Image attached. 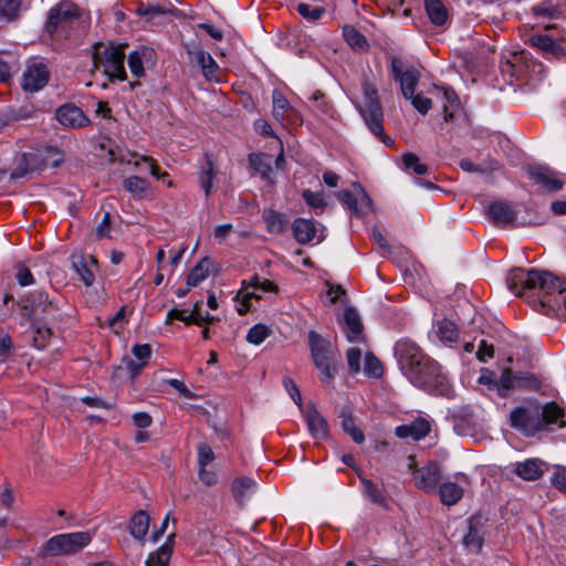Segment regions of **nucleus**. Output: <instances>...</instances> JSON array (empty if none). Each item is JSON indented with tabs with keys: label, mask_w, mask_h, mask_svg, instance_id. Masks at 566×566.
Instances as JSON below:
<instances>
[{
	"label": "nucleus",
	"mask_w": 566,
	"mask_h": 566,
	"mask_svg": "<svg viewBox=\"0 0 566 566\" xmlns=\"http://www.w3.org/2000/svg\"><path fill=\"white\" fill-rule=\"evenodd\" d=\"M256 490V483L250 478H239L233 481L232 492L237 501L243 503Z\"/></svg>",
	"instance_id": "33"
},
{
	"label": "nucleus",
	"mask_w": 566,
	"mask_h": 566,
	"mask_svg": "<svg viewBox=\"0 0 566 566\" xmlns=\"http://www.w3.org/2000/svg\"><path fill=\"white\" fill-rule=\"evenodd\" d=\"M20 11L19 0H0V18L6 21L14 20Z\"/></svg>",
	"instance_id": "51"
},
{
	"label": "nucleus",
	"mask_w": 566,
	"mask_h": 566,
	"mask_svg": "<svg viewBox=\"0 0 566 566\" xmlns=\"http://www.w3.org/2000/svg\"><path fill=\"white\" fill-rule=\"evenodd\" d=\"M460 167L468 172H491L500 168V163L492 159L488 163L475 165L470 159H462L460 161Z\"/></svg>",
	"instance_id": "43"
},
{
	"label": "nucleus",
	"mask_w": 566,
	"mask_h": 566,
	"mask_svg": "<svg viewBox=\"0 0 566 566\" xmlns=\"http://www.w3.org/2000/svg\"><path fill=\"white\" fill-rule=\"evenodd\" d=\"M514 374L510 369H504L497 379L496 390L501 397H506L511 390H515Z\"/></svg>",
	"instance_id": "49"
},
{
	"label": "nucleus",
	"mask_w": 566,
	"mask_h": 566,
	"mask_svg": "<svg viewBox=\"0 0 566 566\" xmlns=\"http://www.w3.org/2000/svg\"><path fill=\"white\" fill-rule=\"evenodd\" d=\"M296 11L307 21L314 22L323 15L325 10L319 7H311L307 3H298Z\"/></svg>",
	"instance_id": "56"
},
{
	"label": "nucleus",
	"mask_w": 566,
	"mask_h": 566,
	"mask_svg": "<svg viewBox=\"0 0 566 566\" xmlns=\"http://www.w3.org/2000/svg\"><path fill=\"white\" fill-rule=\"evenodd\" d=\"M359 112L373 134L381 136L384 133L381 105L376 87L367 82L363 84V99L359 102Z\"/></svg>",
	"instance_id": "6"
},
{
	"label": "nucleus",
	"mask_w": 566,
	"mask_h": 566,
	"mask_svg": "<svg viewBox=\"0 0 566 566\" xmlns=\"http://www.w3.org/2000/svg\"><path fill=\"white\" fill-rule=\"evenodd\" d=\"M266 226V230L270 233L279 234L282 233L286 227V221L282 214L274 210H265L262 214Z\"/></svg>",
	"instance_id": "38"
},
{
	"label": "nucleus",
	"mask_w": 566,
	"mask_h": 566,
	"mask_svg": "<svg viewBox=\"0 0 566 566\" xmlns=\"http://www.w3.org/2000/svg\"><path fill=\"white\" fill-rule=\"evenodd\" d=\"M371 239L378 245L379 252L384 255L390 253V245L377 227L371 229Z\"/></svg>",
	"instance_id": "59"
},
{
	"label": "nucleus",
	"mask_w": 566,
	"mask_h": 566,
	"mask_svg": "<svg viewBox=\"0 0 566 566\" xmlns=\"http://www.w3.org/2000/svg\"><path fill=\"white\" fill-rule=\"evenodd\" d=\"M188 55L191 59H195L197 64L201 67L202 74L206 78L212 80L214 78V74L218 71L219 66L213 57L206 51L200 49L190 48L187 45Z\"/></svg>",
	"instance_id": "25"
},
{
	"label": "nucleus",
	"mask_w": 566,
	"mask_h": 566,
	"mask_svg": "<svg viewBox=\"0 0 566 566\" xmlns=\"http://www.w3.org/2000/svg\"><path fill=\"white\" fill-rule=\"evenodd\" d=\"M250 166L263 178H268L272 170V157L266 154H251L249 156Z\"/></svg>",
	"instance_id": "39"
},
{
	"label": "nucleus",
	"mask_w": 566,
	"mask_h": 566,
	"mask_svg": "<svg viewBox=\"0 0 566 566\" xmlns=\"http://www.w3.org/2000/svg\"><path fill=\"white\" fill-rule=\"evenodd\" d=\"M210 273V260L205 258L199 261L190 271L187 276V285L190 287L197 286L205 281Z\"/></svg>",
	"instance_id": "34"
},
{
	"label": "nucleus",
	"mask_w": 566,
	"mask_h": 566,
	"mask_svg": "<svg viewBox=\"0 0 566 566\" xmlns=\"http://www.w3.org/2000/svg\"><path fill=\"white\" fill-rule=\"evenodd\" d=\"M546 470V464L539 459H527L514 464V472L525 481L539 479Z\"/></svg>",
	"instance_id": "24"
},
{
	"label": "nucleus",
	"mask_w": 566,
	"mask_h": 566,
	"mask_svg": "<svg viewBox=\"0 0 566 566\" xmlns=\"http://www.w3.org/2000/svg\"><path fill=\"white\" fill-rule=\"evenodd\" d=\"M552 484L562 492H566V469L558 468L551 478Z\"/></svg>",
	"instance_id": "64"
},
{
	"label": "nucleus",
	"mask_w": 566,
	"mask_h": 566,
	"mask_svg": "<svg viewBox=\"0 0 566 566\" xmlns=\"http://www.w3.org/2000/svg\"><path fill=\"white\" fill-rule=\"evenodd\" d=\"M402 163H403L405 169H407L418 176L424 175L428 171L427 165L421 164L419 157L415 154H411V153L405 154L402 156Z\"/></svg>",
	"instance_id": "50"
},
{
	"label": "nucleus",
	"mask_w": 566,
	"mask_h": 566,
	"mask_svg": "<svg viewBox=\"0 0 566 566\" xmlns=\"http://www.w3.org/2000/svg\"><path fill=\"white\" fill-rule=\"evenodd\" d=\"M382 365L371 353L365 354L364 373L368 377L378 378L382 375Z\"/></svg>",
	"instance_id": "52"
},
{
	"label": "nucleus",
	"mask_w": 566,
	"mask_h": 566,
	"mask_svg": "<svg viewBox=\"0 0 566 566\" xmlns=\"http://www.w3.org/2000/svg\"><path fill=\"white\" fill-rule=\"evenodd\" d=\"M361 488L364 494L374 503L381 504L384 503V496L381 491L370 481L367 479H360Z\"/></svg>",
	"instance_id": "54"
},
{
	"label": "nucleus",
	"mask_w": 566,
	"mask_h": 566,
	"mask_svg": "<svg viewBox=\"0 0 566 566\" xmlns=\"http://www.w3.org/2000/svg\"><path fill=\"white\" fill-rule=\"evenodd\" d=\"M251 286L253 287V291L252 292H244L243 289L238 293L237 297L238 298H241V303L240 305L238 306L237 311L240 315H243L245 314L249 308H250V300L251 298H260L261 297V293H264V292H273L276 290V286L275 284L270 281V280H266V279H261L260 276L258 275H254L253 277L250 279V281L247 283V282H243V286Z\"/></svg>",
	"instance_id": "10"
},
{
	"label": "nucleus",
	"mask_w": 566,
	"mask_h": 566,
	"mask_svg": "<svg viewBox=\"0 0 566 566\" xmlns=\"http://www.w3.org/2000/svg\"><path fill=\"white\" fill-rule=\"evenodd\" d=\"M469 484L468 476L464 473H458L454 482H443L439 486V495L444 505H454L463 496L464 486Z\"/></svg>",
	"instance_id": "17"
},
{
	"label": "nucleus",
	"mask_w": 566,
	"mask_h": 566,
	"mask_svg": "<svg viewBox=\"0 0 566 566\" xmlns=\"http://www.w3.org/2000/svg\"><path fill=\"white\" fill-rule=\"evenodd\" d=\"M57 122L70 128H80L88 124V118L83 111L74 104H65L56 109Z\"/></svg>",
	"instance_id": "19"
},
{
	"label": "nucleus",
	"mask_w": 566,
	"mask_h": 566,
	"mask_svg": "<svg viewBox=\"0 0 566 566\" xmlns=\"http://www.w3.org/2000/svg\"><path fill=\"white\" fill-rule=\"evenodd\" d=\"M271 335V329L264 324L252 326L247 334V340L253 345H260Z\"/></svg>",
	"instance_id": "48"
},
{
	"label": "nucleus",
	"mask_w": 566,
	"mask_h": 566,
	"mask_svg": "<svg viewBox=\"0 0 566 566\" xmlns=\"http://www.w3.org/2000/svg\"><path fill=\"white\" fill-rule=\"evenodd\" d=\"M273 115L277 120L283 122L289 118L292 113V107L285 96L277 90L273 91Z\"/></svg>",
	"instance_id": "35"
},
{
	"label": "nucleus",
	"mask_w": 566,
	"mask_h": 566,
	"mask_svg": "<svg viewBox=\"0 0 566 566\" xmlns=\"http://www.w3.org/2000/svg\"><path fill=\"white\" fill-rule=\"evenodd\" d=\"M443 114L444 120H450L453 117L454 111L459 107V98L452 88L443 87Z\"/></svg>",
	"instance_id": "46"
},
{
	"label": "nucleus",
	"mask_w": 566,
	"mask_h": 566,
	"mask_svg": "<svg viewBox=\"0 0 566 566\" xmlns=\"http://www.w3.org/2000/svg\"><path fill=\"white\" fill-rule=\"evenodd\" d=\"M13 349V342L10 335L0 328V364H2Z\"/></svg>",
	"instance_id": "57"
},
{
	"label": "nucleus",
	"mask_w": 566,
	"mask_h": 566,
	"mask_svg": "<svg viewBox=\"0 0 566 566\" xmlns=\"http://www.w3.org/2000/svg\"><path fill=\"white\" fill-rule=\"evenodd\" d=\"M49 78L48 66L42 62H32L22 74L21 87L27 93H35L46 86Z\"/></svg>",
	"instance_id": "8"
},
{
	"label": "nucleus",
	"mask_w": 566,
	"mask_h": 566,
	"mask_svg": "<svg viewBox=\"0 0 566 566\" xmlns=\"http://www.w3.org/2000/svg\"><path fill=\"white\" fill-rule=\"evenodd\" d=\"M123 185L125 190L130 192L135 198L139 199L145 198L149 191V184L147 180L137 176L127 177Z\"/></svg>",
	"instance_id": "36"
},
{
	"label": "nucleus",
	"mask_w": 566,
	"mask_h": 566,
	"mask_svg": "<svg viewBox=\"0 0 566 566\" xmlns=\"http://www.w3.org/2000/svg\"><path fill=\"white\" fill-rule=\"evenodd\" d=\"M430 430V421L427 418L418 417L410 423L396 427L395 433L400 439L411 438L417 441L428 436Z\"/></svg>",
	"instance_id": "23"
},
{
	"label": "nucleus",
	"mask_w": 566,
	"mask_h": 566,
	"mask_svg": "<svg viewBox=\"0 0 566 566\" xmlns=\"http://www.w3.org/2000/svg\"><path fill=\"white\" fill-rule=\"evenodd\" d=\"M411 101L412 106L419 111L421 114H427L431 108V99L428 97H423L421 95L412 94V97H407Z\"/></svg>",
	"instance_id": "62"
},
{
	"label": "nucleus",
	"mask_w": 566,
	"mask_h": 566,
	"mask_svg": "<svg viewBox=\"0 0 566 566\" xmlns=\"http://www.w3.org/2000/svg\"><path fill=\"white\" fill-rule=\"evenodd\" d=\"M424 9L432 24L442 27L449 21V11L441 0H424Z\"/></svg>",
	"instance_id": "29"
},
{
	"label": "nucleus",
	"mask_w": 566,
	"mask_h": 566,
	"mask_svg": "<svg viewBox=\"0 0 566 566\" xmlns=\"http://www.w3.org/2000/svg\"><path fill=\"white\" fill-rule=\"evenodd\" d=\"M132 353L140 363L146 364L151 355V347L148 344H138L133 347Z\"/></svg>",
	"instance_id": "63"
},
{
	"label": "nucleus",
	"mask_w": 566,
	"mask_h": 566,
	"mask_svg": "<svg viewBox=\"0 0 566 566\" xmlns=\"http://www.w3.org/2000/svg\"><path fill=\"white\" fill-rule=\"evenodd\" d=\"M293 232L300 243H307L316 240L321 242L325 239V228L311 219L298 218L293 222Z\"/></svg>",
	"instance_id": "14"
},
{
	"label": "nucleus",
	"mask_w": 566,
	"mask_h": 566,
	"mask_svg": "<svg viewBox=\"0 0 566 566\" xmlns=\"http://www.w3.org/2000/svg\"><path fill=\"white\" fill-rule=\"evenodd\" d=\"M149 515L140 510L137 513L134 514V516L130 518V534L136 539H143L149 528Z\"/></svg>",
	"instance_id": "32"
},
{
	"label": "nucleus",
	"mask_w": 566,
	"mask_h": 566,
	"mask_svg": "<svg viewBox=\"0 0 566 566\" xmlns=\"http://www.w3.org/2000/svg\"><path fill=\"white\" fill-rule=\"evenodd\" d=\"M339 325L349 343L365 344L364 326L359 314L353 307L344 311Z\"/></svg>",
	"instance_id": "13"
},
{
	"label": "nucleus",
	"mask_w": 566,
	"mask_h": 566,
	"mask_svg": "<svg viewBox=\"0 0 566 566\" xmlns=\"http://www.w3.org/2000/svg\"><path fill=\"white\" fill-rule=\"evenodd\" d=\"M514 385L516 389L537 390L541 386L538 379L530 373L518 371L514 374Z\"/></svg>",
	"instance_id": "45"
},
{
	"label": "nucleus",
	"mask_w": 566,
	"mask_h": 566,
	"mask_svg": "<svg viewBox=\"0 0 566 566\" xmlns=\"http://www.w3.org/2000/svg\"><path fill=\"white\" fill-rule=\"evenodd\" d=\"M395 354L403 375L415 386L434 395H447L449 384L438 363L427 357L416 343L401 339L395 345Z\"/></svg>",
	"instance_id": "1"
},
{
	"label": "nucleus",
	"mask_w": 566,
	"mask_h": 566,
	"mask_svg": "<svg viewBox=\"0 0 566 566\" xmlns=\"http://www.w3.org/2000/svg\"><path fill=\"white\" fill-rule=\"evenodd\" d=\"M72 265L78 274L80 280L86 285H93L97 272V261L93 255H72Z\"/></svg>",
	"instance_id": "20"
},
{
	"label": "nucleus",
	"mask_w": 566,
	"mask_h": 566,
	"mask_svg": "<svg viewBox=\"0 0 566 566\" xmlns=\"http://www.w3.org/2000/svg\"><path fill=\"white\" fill-rule=\"evenodd\" d=\"M22 307L31 322H39L42 315L50 314L55 310L53 302L42 291H36L22 298Z\"/></svg>",
	"instance_id": "9"
},
{
	"label": "nucleus",
	"mask_w": 566,
	"mask_h": 566,
	"mask_svg": "<svg viewBox=\"0 0 566 566\" xmlns=\"http://www.w3.org/2000/svg\"><path fill=\"white\" fill-rule=\"evenodd\" d=\"M307 429L316 440H325L328 437V424L326 419L318 412L313 403H308L303 410Z\"/></svg>",
	"instance_id": "18"
},
{
	"label": "nucleus",
	"mask_w": 566,
	"mask_h": 566,
	"mask_svg": "<svg viewBox=\"0 0 566 566\" xmlns=\"http://www.w3.org/2000/svg\"><path fill=\"white\" fill-rule=\"evenodd\" d=\"M531 43L535 48L549 53L552 55H558L562 51L560 46L548 35L537 34L531 38Z\"/></svg>",
	"instance_id": "40"
},
{
	"label": "nucleus",
	"mask_w": 566,
	"mask_h": 566,
	"mask_svg": "<svg viewBox=\"0 0 566 566\" xmlns=\"http://www.w3.org/2000/svg\"><path fill=\"white\" fill-rule=\"evenodd\" d=\"M125 54L123 45L114 43H96L93 52V64L96 70L102 69L103 74L109 78L124 81L126 72L124 67Z\"/></svg>",
	"instance_id": "3"
},
{
	"label": "nucleus",
	"mask_w": 566,
	"mask_h": 566,
	"mask_svg": "<svg viewBox=\"0 0 566 566\" xmlns=\"http://www.w3.org/2000/svg\"><path fill=\"white\" fill-rule=\"evenodd\" d=\"M511 426L523 431L527 436H533L543 429L539 418V406L516 407L511 411Z\"/></svg>",
	"instance_id": "7"
},
{
	"label": "nucleus",
	"mask_w": 566,
	"mask_h": 566,
	"mask_svg": "<svg viewBox=\"0 0 566 566\" xmlns=\"http://www.w3.org/2000/svg\"><path fill=\"white\" fill-rule=\"evenodd\" d=\"M489 214L492 221L500 226L512 223L516 218V212L511 205L505 202H494L489 207Z\"/></svg>",
	"instance_id": "27"
},
{
	"label": "nucleus",
	"mask_w": 566,
	"mask_h": 566,
	"mask_svg": "<svg viewBox=\"0 0 566 566\" xmlns=\"http://www.w3.org/2000/svg\"><path fill=\"white\" fill-rule=\"evenodd\" d=\"M539 418L543 428L547 424L558 423L560 428L566 426L564 418V410L556 402H547L542 408L539 407Z\"/></svg>",
	"instance_id": "31"
},
{
	"label": "nucleus",
	"mask_w": 566,
	"mask_h": 566,
	"mask_svg": "<svg viewBox=\"0 0 566 566\" xmlns=\"http://www.w3.org/2000/svg\"><path fill=\"white\" fill-rule=\"evenodd\" d=\"M338 199L357 216H366L371 211V200L359 185H354L353 191H339Z\"/></svg>",
	"instance_id": "11"
},
{
	"label": "nucleus",
	"mask_w": 566,
	"mask_h": 566,
	"mask_svg": "<svg viewBox=\"0 0 566 566\" xmlns=\"http://www.w3.org/2000/svg\"><path fill=\"white\" fill-rule=\"evenodd\" d=\"M431 333L432 336L437 337L443 344L454 343L459 338L455 324L446 318L437 321Z\"/></svg>",
	"instance_id": "28"
},
{
	"label": "nucleus",
	"mask_w": 566,
	"mask_h": 566,
	"mask_svg": "<svg viewBox=\"0 0 566 566\" xmlns=\"http://www.w3.org/2000/svg\"><path fill=\"white\" fill-rule=\"evenodd\" d=\"M171 552V545L169 543L164 544L156 553L149 555L146 566H168Z\"/></svg>",
	"instance_id": "44"
},
{
	"label": "nucleus",
	"mask_w": 566,
	"mask_h": 566,
	"mask_svg": "<svg viewBox=\"0 0 566 566\" xmlns=\"http://www.w3.org/2000/svg\"><path fill=\"white\" fill-rule=\"evenodd\" d=\"M506 283L516 296L525 295L531 298L528 302L549 310L559 305L564 292L559 279L544 270L514 269L507 274Z\"/></svg>",
	"instance_id": "2"
},
{
	"label": "nucleus",
	"mask_w": 566,
	"mask_h": 566,
	"mask_svg": "<svg viewBox=\"0 0 566 566\" xmlns=\"http://www.w3.org/2000/svg\"><path fill=\"white\" fill-rule=\"evenodd\" d=\"M338 199L357 216H366L371 211V200L359 185H354L353 191H339Z\"/></svg>",
	"instance_id": "12"
},
{
	"label": "nucleus",
	"mask_w": 566,
	"mask_h": 566,
	"mask_svg": "<svg viewBox=\"0 0 566 566\" xmlns=\"http://www.w3.org/2000/svg\"><path fill=\"white\" fill-rule=\"evenodd\" d=\"M303 198L306 201V203L313 208H324L325 206V200L322 192L304 190Z\"/></svg>",
	"instance_id": "61"
},
{
	"label": "nucleus",
	"mask_w": 566,
	"mask_h": 566,
	"mask_svg": "<svg viewBox=\"0 0 566 566\" xmlns=\"http://www.w3.org/2000/svg\"><path fill=\"white\" fill-rule=\"evenodd\" d=\"M80 17V8L71 1L63 0L50 10L48 27L51 29L67 24Z\"/></svg>",
	"instance_id": "16"
},
{
	"label": "nucleus",
	"mask_w": 566,
	"mask_h": 566,
	"mask_svg": "<svg viewBox=\"0 0 566 566\" xmlns=\"http://www.w3.org/2000/svg\"><path fill=\"white\" fill-rule=\"evenodd\" d=\"M33 327V346L38 349L45 348L51 339L52 332L49 327L40 325L38 322H31Z\"/></svg>",
	"instance_id": "42"
},
{
	"label": "nucleus",
	"mask_w": 566,
	"mask_h": 566,
	"mask_svg": "<svg viewBox=\"0 0 566 566\" xmlns=\"http://www.w3.org/2000/svg\"><path fill=\"white\" fill-rule=\"evenodd\" d=\"M308 346L314 365L321 373V380L329 385L336 374L335 355L331 342L312 331L308 333Z\"/></svg>",
	"instance_id": "4"
},
{
	"label": "nucleus",
	"mask_w": 566,
	"mask_h": 566,
	"mask_svg": "<svg viewBox=\"0 0 566 566\" xmlns=\"http://www.w3.org/2000/svg\"><path fill=\"white\" fill-rule=\"evenodd\" d=\"M392 73L395 80L399 81L400 88L405 97H412L415 88L418 84L419 76L415 70H406L401 72L397 65L392 64Z\"/></svg>",
	"instance_id": "26"
},
{
	"label": "nucleus",
	"mask_w": 566,
	"mask_h": 566,
	"mask_svg": "<svg viewBox=\"0 0 566 566\" xmlns=\"http://www.w3.org/2000/svg\"><path fill=\"white\" fill-rule=\"evenodd\" d=\"M365 344H356L346 352V360L352 374H358L360 371V359Z\"/></svg>",
	"instance_id": "47"
},
{
	"label": "nucleus",
	"mask_w": 566,
	"mask_h": 566,
	"mask_svg": "<svg viewBox=\"0 0 566 566\" xmlns=\"http://www.w3.org/2000/svg\"><path fill=\"white\" fill-rule=\"evenodd\" d=\"M15 66L17 63L13 55H0V81H9Z\"/></svg>",
	"instance_id": "55"
},
{
	"label": "nucleus",
	"mask_w": 566,
	"mask_h": 566,
	"mask_svg": "<svg viewBox=\"0 0 566 566\" xmlns=\"http://www.w3.org/2000/svg\"><path fill=\"white\" fill-rule=\"evenodd\" d=\"M91 532H73L59 534L48 539L42 548L41 555L54 557L60 555H75L92 542Z\"/></svg>",
	"instance_id": "5"
},
{
	"label": "nucleus",
	"mask_w": 566,
	"mask_h": 566,
	"mask_svg": "<svg viewBox=\"0 0 566 566\" xmlns=\"http://www.w3.org/2000/svg\"><path fill=\"white\" fill-rule=\"evenodd\" d=\"M155 62V51L142 46L128 55V67L135 77H142L145 74V65L149 66Z\"/></svg>",
	"instance_id": "22"
},
{
	"label": "nucleus",
	"mask_w": 566,
	"mask_h": 566,
	"mask_svg": "<svg viewBox=\"0 0 566 566\" xmlns=\"http://www.w3.org/2000/svg\"><path fill=\"white\" fill-rule=\"evenodd\" d=\"M530 175L532 179L546 191H557L562 189L564 185L558 172L546 166L532 168Z\"/></svg>",
	"instance_id": "21"
},
{
	"label": "nucleus",
	"mask_w": 566,
	"mask_h": 566,
	"mask_svg": "<svg viewBox=\"0 0 566 566\" xmlns=\"http://www.w3.org/2000/svg\"><path fill=\"white\" fill-rule=\"evenodd\" d=\"M415 485L424 491L433 492L441 479L440 465L436 462H429L428 464L412 471Z\"/></svg>",
	"instance_id": "15"
},
{
	"label": "nucleus",
	"mask_w": 566,
	"mask_h": 566,
	"mask_svg": "<svg viewBox=\"0 0 566 566\" xmlns=\"http://www.w3.org/2000/svg\"><path fill=\"white\" fill-rule=\"evenodd\" d=\"M343 429L353 438L356 443H363L365 436L363 431L355 426L354 419L348 415L342 416Z\"/></svg>",
	"instance_id": "53"
},
{
	"label": "nucleus",
	"mask_w": 566,
	"mask_h": 566,
	"mask_svg": "<svg viewBox=\"0 0 566 566\" xmlns=\"http://www.w3.org/2000/svg\"><path fill=\"white\" fill-rule=\"evenodd\" d=\"M213 165L210 159H207L206 164L200 168L198 172V184L203 189L205 195L209 197L213 190Z\"/></svg>",
	"instance_id": "37"
},
{
	"label": "nucleus",
	"mask_w": 566,
	"mask_h": 566,
	"mask_svg": "<svg viewBox=\"0 0 566 566\" xmlns=\"http://www.w3.org/2000/svg\"><path fill=\"white\" fill-rule=\"evenodd\" d=\"M343 36L347 44L355 50H366L368 46L366 38L353 27H344Z\"/></svg>",
	"instance_id": "41"
},
{
	"label": "nucleus",
	"mask_w": 566,
	"mask_h": 566,
	"mask_svg": "<svg viewBox=\"0 0 566 566\" xmlns=\"http://www.w3.org/2000/svg\"><path fill=\"white\" fill-rule=\"evenodd\" d=\"M213 460H214V453H213L211 447L207 443H200L198 446V465H199V468L207 467Z\"/></svg>",
	"instance_id": "58"
},
{
	"label": "nucleus",
	"mask_w": 566,
	"mask_h": 566,
	"mask_svg": "<svg viewBox=\"0 0 566 566\" xmlns=\"http://www.w3.org/2000/svg\"><path fill=\"white\" fill-rule=\"evenodd\" d=\"M484 542V533L473 521H470L469 531L463 536L462 544L471 554L481 552Z\"/></svg>",
	"instance_id": "30"
},
{
	"label": "nucleus",
	"mask_w": 566,
	"mask_h": 566,
	"mask_svg": "<svg viewBox=\"0 0 566 566\" xmlns=\"http://www.w3.org/2000/svg\"><path fill=\"white\" fill-rule=\"evenodd\" d=\"M15 279L21 286H28L34 283L31 271L22 264L18 265L15 269Z\"/></svg>",
	"instance_id": "60"
}]
</instances>
